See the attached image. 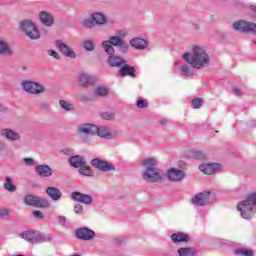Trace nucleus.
I'll list each match as a JSON object with an SVG mask.
<instances>
[{"label": "nucleus", "instance_id": "nucleus-48", "mask_svg": "<svg viewBox=\"0 0 256 256\" xmlns=\"http://www.w3.org/2000/svg\"><path fill=\"white\" fill-rule=\"evenodd\" d=\"M48 55L54 59H59V53L55 50H48Z\"/></svg>", "mask_w": 256, "mask_h": 256}, {"label": "nucleus", "instance_id": "nucleus-40", "mask_svg": "<svg viewBox=\"0 0 256 256\" xmlns=\"http://www.w3.org/2000/svg\"><path fill=\"white\" fill-rule=\"evenodd\" d=\"M115 35L120 39H125V37L129 35V32L126 29H120V30H116Z\"/></svg>", "mask_w": 256, "mask_h": 256}, {"label": "nucleus", "instance_id": "nucleus-17", "mask_svg": "<svg viewBox=\"0 0 256 256\" xmlns=\"http://www.w3.org/2000/svg\"><path fill=\"white\" fill-rule=\"evenodd\" d=\"M78 132L82 135H97V126L94 124H82L78 126Z\"/></svg>", "mask_w": 256, "mask_h": 256}, {"label": "nucleus", "instance_id": "nucleus-4", "mask_svg": "<svg viewBox=\"0 0 256 256\" xmlns=\"http://www.w3.org/2000/svg\"><path fill=\"white\" fill-rule=\"evenodd\" d=\"M20 28L24 33H26L27 37L32 40H37L41 38V33L39 32V29L37 28V25H35V22L31 20H24L20 23Z\"/></svg>", "mask_w": 256, "mask_h": 256}, {"label": "nucleus", "instance_id": "nucleus-8", "mask_svg": "<svg viewBox=\"0 0 256 256\" xmlns=\"http://www.w3.org/2000/svg\"><path fill=\"white\" fill-rule=\"evenodd\" d=\"M123 41L119 36H112L110 37L109 41H104L102 42V47L107 53V55H113L115 53V48L114 47H119L120 43Z\"/></svg>", "mask_w": 256, "mask_h": 256}, {"label": "nucleus", "instance_id": "nucleus-36", "mask_svg": "<svg viewBox=\"0 0 256 256\" xmlns=\"http://www.w3.org/2000/svg\"><path fill=\"white\" fill-rule=\"evenodd\" d=\"M59 105L64 111H75V106L69 101L60 100Z\"/></svg>", "mask_w": 256, "mask_h": 256}, {"label": "nucleus", "instance_id": "nucleus-1", "mask_svg": "<svg viewBox=\"0 0 256 256\" xmlns=\"http://www.w3.org/2000/svg\"><path fill=\"white\" fill-rule=\"evenodd\" d=\"M182 58L193 69H205V67L211 65V57H209L207 50L199 45L192 46V53L186 52L182 55Z\"/></svg>", "mask_w": 256, "mask_h": 256}, {"label": "nucleus", "instance_id": "nucleus-33", "mask_svg": "<svg viewBox=\"0 0 256 256\" xmlns=\"http://www.w3.org/2000/svg\"><path fill=\"white\" fill-rule=\"evenodd\" d=\"M92 19L95 22V25H105V23H107V17L102 13L93 14Z\"/></svg>", "mask_w": 256, "mask_h": 256}, {"label": "nucleus", "instance_id": "nucleus-29", "mask_svg": "<svg viewBox=\"0 0 256 256\" xmlns=\"http://www.w3.org/2000/svg\"><path fill=\"white\" fill-rule=\"evenodd\" d=\"M171 239L173 243H186L189 241V236L185 233H174L171 235Z\"/></svg>", "mask_w": 256, "mask_h": 256}, {"label": "nucleus", "instance_id": "nucleus-56", "mask_svg": "<svg viewBox=\"0 0 256 256\" xmlns=\"http://www.w3.org/2000/svg\"><path fill=\"white\" fill-rule=\"evenodd\" d=\"M252 43H254L256 45V40H252Z\"/></svg>", "mask_w": 256, "mask_h": 256}, {"label": "nucleus", "instance_id": "nucleus-46", "mask_svg": "<svg viewBox=\"0 0 256 256\" xmlns=\"http://www.w3.org/2000/svg\"><path fill=\"white\" fill-rule=\"evenodd\" d=\"M74 213H76V215H82L83 214V205L76 204L74 206Z\"/></svg>", "mask_w": 256, "mask_h": 256}, {"label": "nucleus", "instance_id": "nucleus-15", "mask_svg": "<svg viewBox=\"0 0 256 256\" xmlns=\"http://www.w3.org/2000/svg\"><path fill=\"white\" fill-rule=\"evenodd\" d=\"M56 47L59 48L61 53L65 55V57H70V59H75L77 57V54H75V51H73L67 44L63 43L61 40L56 41Z\"/></svg>", "mask_w": 256, "mask_h": 256}, {"label": "nucleus", "instance_id": "nucleus-10", "mask_svg": "<svg viewBox=\"0 0 256 256\" xmlns=\"http://www.w3.org/2000/svg\"><path fill=\"white\" fill-rule=\"evenodd\" d=\"M166 177L168 181H172L173 183H180V181L185 179V172L177 168H170L167 170Z\"/></svg>", "mask_w": 256, "mask_h": 256}, {"label": "nucleus", "instance_id": "nucleus-51", "mask_svg": "<svg viewBox=\"0 0 256 256\" xmlns=\"http://www.w3.org/2000/svg\"><path fill=\"white\" fill-rule=\"evenodd\" d=\"M0 215H1V217H7V215H9V210H2L0 212Z\"/></svg>", "mask_w": 256, "mask_h": 256}, {"label": "nucleus", "instance_id": "nucleus-6", "mask_svg": "<svg viewBox=\"0 0 256 256\" xmlns=\"http://www.w3.org/2000/svg\"><path fill=\"white\" fill-rule=\"evenodd\" d=\"M20 237L29 243H45L51 240V235H41L33 231L22 232Z\"/></svg>", "mask_w": 256, "mask_h": 256}, {"label": "nucleus", "instance_id": "nucleus-12", "mask_svg": "<svg viewBox=\"0 0 256 256\" xmlns=\"http://www.w3.org/2000/svg\"><path fill=\"white\" fill-rule=\"evenodd\" d=\"M211 199V192H201L197 194L194 198H192L193 205H200L201 207H205V205H209V201Z\"/></svg>", "mask_w": 256, "mask_h": 256}, {"label": "nucleus", "instance_id": "nucleus-38", "mask_svg": "<svg viewBox=\"0 0 256 256\" xmlns=\"http://www.w3.org/2000/svg\"><path fill=\"white\" fill-rule=\"evenodd\" d=\"M235 255L238 256H253V251L247 250L245 248H238L235 250Z\"/></svg>", "mask_w": 256, "mask_h": 256}, {"label": "nucleus", "instance_id": "nucleus-37", "mask_svg": "<svg viewBox=\"0 0 256 256\" xmlns=\"http://www.w3.org/2000/svg\"><path fill=\"white\" fill-rule=\"evenodd\" d=\"M94 93L98 97H105L107 96V93H109V90L105 86H99L95 89Z\"/></svg>", "mask_w": 256, "mask_h": 256}, {"label": "nucleus", "instance_id": "nucleus-53", "mask_svg": "<svg viewBox=\"0 0 256 256\" xmlns=\"http://www.w3.org/2000/svg\"><path fill=\"white\" fill-rule=\"evenodd\" d=\"M165 123H167V119H162V120H161V124H162V125H165Z\"/></svg>", "mask_w": 256, "mask_h": 256}, {"label": "nucleus", "instance_id": "nucleus-7", "mask_svg": "<svg viewBox=\"0 0 256 256\" xmlns=\"http://www.w3.org/2000/svg\"><path fill=\"white\" fill-rule=\"evenodd\" d=\"M234 31H239V33H252L256 36V23L247 22L245 20H239L232 24Z\"/></svg>", "mask_w": 256, "mask_h": 256}, {"label": "nucleus", "instance_id": "nucleus-9", "mask_svg": "<svg viewBox=\"0 0 256 256\" xmlns=\"http://www.w3.org/2000/svg\"><path fill=\"white\" fill-rule=\"evenodd\" d=\"M24 203L32 207H49V202L47 200L33 195H26L24 197Z\"/></svg>", "mask_w": 256, "mask_h": 256}, {"label": "nucleus", "instance_id": "nucleus-50", "mask_svg": "<svg viewBox=\"0 0 256 256\" xmlns=\"http://www.w3.org/2000/svg\"><path fill=\"white\" fill-rule=\"evenodd\" d=\"M58 221L61 225H65V223H67V218L65 216H59Z\"/></svg>", "mask_w": 256, "mask_h": 256}, {"label": "nucleus", "instance_id": "nucleus-49", "mask_svg": "<svg viewBox=\"0 0 256 256\" xmlns=\"http://www.w3.org/2000/svg\"><path fill=\"white\" fill-rule=\"evenodd\" d=\"M33 215H34V217L36 218V219H43V213L41 212V211H39V210H35V211H33Z\"/></svg>", "mask_w": 256, "mask_h": 256}, {"label": "nucleus", "instance_id": "nucleus-32", "mask_svg": "<svg viewBox=\"0 0 256 256\" xmlns=\"http://www.w3.org/2000/svg\"><path fill=\"white\" fill-rule=\"evenodd\" d=\"M195 253H197V251L195 250V248L191 247H182L178 249L179 256H195Z\"/></svg>", "mask_w": 256, "mask_h": 256}, {"label": "nucleus", "instance_id": "nucleus-58", "mask_svg": "<svg viewBox=\"0 0 256 256\" xmlns=\"http://www.w3.org/2000/svg\"><path fill=\"white\" fill-rule=\"evenodd\" d=\"M85 143H89V140H84Z\"/></svg>", "mask_w": 256, "mask_h": 256}, {"label": "nucleus", "instance_id": "nucleus-44", "mask_svg": "<svg viewBox=\"0 0 256 256\" xmlns=\"http://www.w3.org/2000/svg\"><path fill=\"white\" fill-rule=\"evenodd\" d=\"M84 27H87L88 29H91L95 27V22L93 19H85L83 22Z\"/></svg>", "mask_w": 256, "mask_h": 256}, {"label": "nucleus", "instance_id": "nucleus-57", "mask_svg": "<svg viewBox=\"0 0 256 256\" xmlns=\"http://www.w3.org/2000/svg\"><path fill=\"white\" fill-rule=\"evenodd\" d=\"M178 63H179V62H177V61H176V62H174V65H178Z\"/></svg>", "mask_w": 256, "mask_h": 256}, {"label": "nucleus", "instance_id": "nucleus-24", "mask_svg": "<svg viewBox=\"0 0 256 256\" xmlns=\"http://www.w3.org/2000/svg\"><path fill=\"white\" fill-rule=\"evenodd\" d=\"M96 134L103 139H113L115 137L113 133H111V129L107 128V126L97 127Z\"/></svg>", "mask_w": 256, "mask_h": 256}, {"label": "nucleus", "instance_id": "nucleus-30", "mask_svg": "<svg viewBox=\"0 0 256 256\" xmlns=\"http://www.w3.org/2000/svg\"><path fill=\"white\" fill-rule=\"evenodd\" d=\"M4 189L9 193H15L17 186L13 183V178L7 176L4 181Z\"/></svg>", "mask_w": 256, "mask_h": 256}, {"label": "nucleus", "instance_id": "nucleus-35", "mask_svg": "<svg viewBox=\"0 0 256 256\" xmlns=\"http://www.w3.org/2000/svg\"><path fill=\"white\" fill-rule=\"evenodd\" d=\"M181 75L185 77H192L193 75V66H189L188 64H183L181 66Z\"/></svg>", "mask_w": 256, "mask_h": 256}, {"label": "nucleus", "instance_id": "nucleus-47", "mask_svg": "<svg viewBox=\"0 0 256 256\" xmlns=\"http://www.w3.org/2000/svg\"><path fill=\"white\" fill-rule=\"evenodd\" d=\"M148 103L145 100H138L137 101V107L139 109H143L144 107H147Z\"/></svg>", "mask_w": 256, "mask_h": 256}, {"label": "nucleus", "instance_id": "nucleus-42", "mask_svg": "<svg viewBox=\"0 0 256 256\" xmlns=\"http://www.w3.org/2000/svg\"><path fill=\"white\" fill-rule=\"evenodd\" d=\"M101 117L102 119H105V121H113V119H115V114L111 112H104Z\"/></svg>", "mask_w": 256, "mask_h": 256}, {"label": "nucleus", "instance_id": "nucleus-20", "mask_svg": "<svg viewBox=\"0 0 256 256\" xmlns=\"http://www.w3.org/2000/svg\"><path fill=\"white\" fill-rule=\"evenodd\" d=\"M35 172L39 177H51L53 175V169L49 165H37L35 167Z\"/></svg>", "mask_w": 256, "mask_h": 256}, {"label": "nucleus", "instance_id": "nucleus-34", "mask_svg": "<svg viewBox=\"0 0 256 256\" xmlns=\"http://www.w3.org/2000/svg\"><path fill=\"white\" fill-rule=\"evenodd\" d=\"M0 55H11L9 44L2 39H0Z\"/></svg>", "mask_w": 256, "mask_h": 256}, {"label": "nucleus", "instance_id": "nucleus-18", "mask_svg": "<svg viewBox=\"0 0 256 256\" xmlns=\"http://www.w3.org/2000/svg\"><path fill=\"white\" fill-rule=\"evenodd\" d=\"M184 157L187 159H205V154L201 150L188 148L184 152Z\"/></svg>", "mask_w": 256, "mask_h": 256}, {"label": "nucleus", "instance_id": "nucleus-39", "mask_svg": "<svg viewBox=\"0 0 256 256\" xmlns=\"http://www.w3.org/2000/svg\"><path fill=\"white\" fill-rule=\"evenodd\" d=\"M83 47L86 51H93V49H95V44L91 40H85Z\"/></svg>", "mask_w": 256, "mask_h": 256}, {"label": "nucleus", "instance_id": "nucleus-23", "mask_svg": "<svg viewBox=\"0 0 256 256\" xmlns=\"http://www.w3.org/2000/svg\"><path fill=\"white\" fill-rule=\"evenodd\" d=\"M39 19L41 23H43V25H45L46 27H51V25L55 23L53 16L49 14L47 11L40 12Z\"/></svg>", "mask_w": 256, "mask_h": 256}, {"label": "nucleus", "instance_id": "nucleus-2", "mask_svg": "<svg viewBox=\"0 0 256 256\" xmlns=\"http://www.w3.org/2000/svg\"><path fill=\"white\" fill-rule=\"evenodd\" d=\"M142 165L146 168L142 173L144 181H147V183H159L163 181L161 170L157 168V159L146 158L142 161Z\"/></svg>", "mask_w": 256, "mask_h": 256}, {"label": "nucleus", "instance_id": "nucleus-26", "mask_svg": "<svg viewBox=\"0 0 256 256\" xmlns=\"http://www.w3.org/2000/svg\"><path fill=\"white\" fill-rule=\"evenodd\" d=\"M2 135L8 139V141H19V139H21V135L11 129H4Z\"/></svg>", "mask_w": 256, "mask_h": 256}, {"label": "nucleus", "instance_id": "nucleus-16", "mask_svg": "<svg viewBox=\"0 0 256 256\" xmlns=\"http://www.w3.org/2000/svg\"><path fill=\"white\" fill-rule=\"evenodd\" d=\"M71 197L74 201H78V203H83L84 205H91L93 203V197L91 195L72 192Z\"/></svg>", "mask_w": 256, "mask_h": 256}, {"label": "nucleus", "instance_id": "nucleus-19", "mask_svg": "<svg viewBox=\"0 0 256 256\" xmlns=\"http://www.w3.org/2000/svg\"><path fill=\"white\" fill-rule=\"evenodd\" d=\"M108 64L110 67H122V65H125L127 61L120 56L113 54H108Z\"/></svg>", "mask_w": 256, "mask_h": 256}, {"label": "nucleus", "instance_id": "nucleus-14", "mask_svg": "<svg viewBox=\"0 0 256 256\" xmlns=\"http://www.w3.org/2000/svg\"><path fill=\"white\" fill-rule=\"evenodd\" d=\"M76 237L82 241H91L95 237V232L89 228H79L76 230Z\"/></svg>", "mask_w": 256, "mask_h": 256}, {"label": "nucleus", "instance_id": "nucleus-28", "mask_svg": "<svg viewBox=\"0 0 256 256\" xmlns=\"http://www.w3.org/2000/svg\"><path fill=\"white\" fill-rule=\"evenodd\" d=\"M78 83L82 87H87V85H91V83H93V78H91V76L87 73H81L78 76Z\"/></svg>", "mask_w": 256, "mask_h": 256}, {"label": "nucleus", "instance_id": "nucleus-3", "mask_svg": "<svg viewBox=\"0 0 256 256\" xmlns=\"http://www.w3.org/2000/svg\"><path fill=\"white\" fill-rule=\"evenodd\" d=\"M242 219H253L256 213V192L251 193L246 200L237 205Z\"/></svg>", "mask_w": 256, "mask_h": 256}, {"label": "nucleus", "instance_id": "nucleus-43", "mask_svg": "<svg viewBox=\"0 0 256 256\" xmlns=\"http://www.w3.org/2000/svg\"><path fill=\"white\" fill-rule=\"evenodd\" d=\"M119 50L121 51V53H127V49H129V44H127V42L125 41H121L118 45Z\"/></svg>", "mask_w": 256, "mask_h": 256}, {"label": "nucleus", "instance_id": "nucleus-13", "mask_svg": "<svg viewBox=\"0 0 256 256\" xmlns=\"http://www.w3.org/2000/svg\"><path fill=\"white\" fill-rule=\"evenodd\" d=\"M199 169L202 173H204V175H214V173H219V171H221V164H202L199 166Z\"/></svg>", "mask_w": 256, "mask_h": 256}, {"label": "nucleus", "instance_id": "nucleus-22", "mask_svg": "<svg viewBox=\"0 0 256 256\" xmlns=\"http://www.w3.org/2000/svg\"><path fill=\"white\" fill-rule=\"evenodd\" d=\"M130 45L134 49L143 51L147 49V46L149 45V43H147L146 40L142 38H133L132 40H130Z\"/></svg>", "mask_w": 256, "mask_h": 256}, {"label": "nucleus", "instance_id": "nucleus-41", "mask_svg": "<svg viewBox=\"0 0 256 256\" xmlns=\"http://www.w3.org/2000/svg\"><path fill=\"white\" fill-rule=\"evenodd\" d=\"M201 105H203V99L201 98H195L192 100V107L194 109H199L201 108Z\"/></svg>", "mask_w": 256, "mask_h": 256}, {"label": "nucleus", "instance_id": "nucleus-25", "mask_svg": "<svg viewBox=\"0 0 256 256\" xmlns=\"http://www.w3.org/2000/svg\"><path fill=\"white\" fill-rule=\"evenodd\" d=\"M87 161L82 156L76 155L72 156L69 159V163L72 167H75V169H79L80 167H83Z\"/></svg>", "mask_w": 256, "mask_h": 256}, {"label": "nucleus", "instance_id": "nucleus-45", "mask_svg": "<svg viewBox=\"0 0 256 256\" xmlns=\"http://www.w3.org/2000/svg\"><path fill=\"white\" fill-rule=\"evenodd\" d=\"M23 163H24L27 167H33V165H35V159H33V158H24V159H23Z\"/></svg>", "mask_w": 256, "mask_h": 256}, {"label": "nucleus", "instance_id": "nucleus-54", "mask_svg": "<svg viewBox=\"0 0 256 256\" xmlns=\"http://www.w3.org/2000/svg\"><path fill=\"white\" fill-rule=\"evenodd\" d=\"M250 9H251V11L256 12V6H251Z\"/></svg>", "mask_w": 256, "mask_h": 256}, {"label": "nucleus", "instance_id": "nucleus-5", "mask_svg": "<svg viewBox=\"0 0 256 256\" xmlns=\"http://www.w3.org/2000/svg\"><path fill=\"white\" fill-rule=\"evenodd\" d=\"M21 87L29 95H41V93H45V87L39 82L25 80L22 81Z\"/></svg>", "mask_w": 256, "mask_h": 256}, {"label": "nucleus", "instance_id": "nucleus-31", "mask_svg": "<svg viewBox=\"0 0 256 256\" xmlns=\"http://www.w3.org/2000/svg\"><path fill=\"white\" fill-rule=\"evenodd\" d=\"M78 173L84 175V177H93V175H95L93 170H91V167L87 166V162L78 168Z\"/></svg>", "mask_w": 256, "mask_h": 256}, {"label": "nucleus", "instance_id": "nucleus-52", "mask_svg": "<svg viewBox=\"0 0 256 256\" xmlns=\"http://www.w3.org/2000/svg\"><path fill=\"white\" fill-rule=\"evenodd\" d=\"M233 91H234V93H236V95H240V93H239V88L234 87V88H233Z\"/></svg>", "mask_w": 256, "mask_h": 256}, {"label": "nucleus", "instance_id": "nucleus-55", "mask_svg": "<svg viewBox=\"0 0 256 256\" xmlns=\"http://www.w3.org/2000/svg\"><path fill=\"white\" fill-rule=\"evenodd\" d=\"M3 147H4L3 143L0 142V151H1V149H3Z\"/></svg>", "mask_w": 256, "mask_h": 256}, {"label": "nucleus", "instance_id": "nucleus-21", "mask_svg": "<svg viewBox=\"0 0 256 256\" xmlns=\"http://www.w3.org/2000/svg\"><path fill=\"white\" fill-rule=\"evenodd\" d=\"M46 194L52 201H60L61 197L63 196V193H61V190L59 188H55L53 186L46 188Z\"/></svg>", "mask_w": 256, "mask_h": 256}, {"label": "nucleus", "instance_id": "nucleus-27", "mask_svg": "<svg viewBox=\"0 0 256 256\" xmlns=\"http://www.w3.org/2000/svg\"><path fill=\"white\" fill-rule=\"evenodd\" d=\"M119 73L122 77H135V68L127 65L126 63L122 65L121 69L119 70Z\"/></svg>", "mask_w": 256, "mask_h": 256}, {"label": "nucleus", "instance_id": "nucleus-11", "mask_svg": "<svg viewBox=\"0 0 256 256\" xmlns=\"http://www.w3.org/2000/svg\"><path fill=\"white\" fill-rule=\"evenodd\" d=\"M92 167L99 169V171H115V166L109 162L103 161L101 159L95 158L91 161Z\"/></svg>", "mask_w": 256, "mask_h": 256}]
</instances>
